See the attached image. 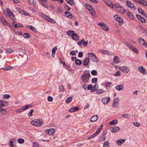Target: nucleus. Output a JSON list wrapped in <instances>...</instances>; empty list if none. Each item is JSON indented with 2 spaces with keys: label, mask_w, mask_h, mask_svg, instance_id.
Listing matches in <instances>:
<instances>
[{
  "label": "nucleus",
  "mask_w": 147,
  "mask_h": 147,
  "mask_svg": "<svg viewBox=\"0 0 147 147\" xmlns=\"http://www.w3.org/2000/svg\"><path fill=\"white\" fill-rule=\"evenodd\" d=\"M26 27L27 28L32 30L34 32H35L36 31V28L32 26L28 25Z\"/></svg>",
  "instance_id": "e433bc0d"
},
{
  "label": "nucleus",
  "mask_w": 147,
  "mask_h": 147,
  "mask_svg": "<svg viewBox=\"0 0 147 147\" xmlns=\"http://www.w3.org/2000/svg\"><path fill=\"white\" fill-rule=\"evenodd\" d=\"M136 16L138 20L144 23H145L146 22V21L145 19L141 16L140 15L136 14Z\"/></svg>",
  "instance_id": "4468645a"
},
{
  "label": "nucleus",
  "mask_w": 147,
  "mask_h": 147,
  "mask_svg": "<svg viewBox=\"0 0 147 147\" xmlns=\"http://www.w3.org/2000/svg\"><path fill=\"white\" fill-rule=\"evenodd\" d=\"M66 34L69 36H72H72L75 33L73 31L70 30L67 31Z\"/></svg>",
  "instance_id": "cd10ccee"
},
{
  "label": "nucleus",
  "mask_w": 147,
  "mask_h": 147,
  "mask_svg": "<svg viewBox=\"0 0 147 147\" xmlns=\"http://www.w3.org/2000/svg\"><path fill=\"white\" fill-rule=\"evenodd\" d=\"M114 18L116 20L119 22V23L120 24L123 23V19L119 15L117 14L115 15L114 16Z\"/></svg>",
  "instance_id": "9d476101"
},
{
  "label": "nucleus",
  "mask_w": 147,
  "mask_h": 147,
  "mask_svg": "<svg viewBox=\"0 0 147 147\" xmlns=\"http://www.w3.org/2000/svg\"><path fill=\"white\" fill-rule=\"evenodd\" d=\"M91 73L92 75L94 76H96L97 73V71L96 70H93L92 71Z\"/></svg>",
  "instance_id": "4d7b16f0"
},
{
  "label": "nucleus",
  "mask_w": 147,
  "mask_h": 147,
  "mask_svg": "<svg viewBox=\"0 0 147 147\" xmlns=\"http://www.w3.org/2000/svg\"><path fill=\"white\" fill-rule=\"evenodd\" d=\"M34 112L33 109H31L30 110L29 112L28 113V115L29 117H30L32 115V113Z\"/></svg>",
  "instance_id": "864d4df0"
},
{
  "label": "nucleus",
  "mask_w": 147,
  "mask_h": 147,
  "mask_svg": "<svg viewBox=\"0 0 147 147\" xmlns=\"http://www.w3.org/2000/svg\"><path fill=\"white\" fill-rule=\"evenodd\" d=\"M46 133L49 135H53L55 132V130L54 129L51 128L47 129L45 130Z\"/></svg>",
  "instance_id": "1a4fd4ad"
},
{
  "label": "nucleus",
  "mask_w": 147,
  "mask_h": 147,
  "mask_svg": "<svg viewBox=\"0 0 147 147\" xmlns=\"http://www.w3.org/2000/svg\"><path fill=\"white\" fill-rule=\"evenodd\" d=\"M123 85L122 84H120L117 85L115 87L116 89L118 91H120L121 90H123Z\"/></svg>",
  "instance_id": "4be33fe9"
},
{
  "label": "nucleus",
  "mask_w": 147,
  "mask_h": 147,
  "mask_svg": "<svg viewBox=\"0 0 147 147\" xmlns=\"http://www.w3.org/2000/svg\"><path fill=\"white\" fill-rule=\"evenodd\" d=\"M6 51L8 53H11L13 52V50L11 48H9L6 49Z\"/></svg>",
  "instance_id": "bf43d9fd"
},
{
  "label": "nucleus",
  "mask_w": 147,
  "mask_h": 147,
  "mask_svg": "<svg viewBox=\"0 0 147 147\" xmlns=\"http://www.w3.org/2000/svg\"><path fill=\"white\" fill-rule=\"evenodd\" d=\"M119 102V99L118 98H116L114 100L113 104V106L115 107H118L117 104Z\"/></svg>",
  "instance_id": "393cba45"
},
{
  "label": "nucleus",
  "mask_w": 147,
  "mask_h": 147,
  "mask_svg": "<svg viewBox=\"0 0 147 147\" xmlns=\"http://www.w3.org/2000/svg\"><path fill=\"white\" fill-rule=\"evenodd\" d=\"M6 11L8 15L12 20H14V14L9 8H6Z\"/></svg>",
  "instance_id": "6e6552de"
},
{
  "label": "nucleus",
  "mask_w": 147,
  "mask_h": 147,
  "mask_svg": "<svg viewBox=\"0 0 147 147\" xmlns=\"http://www.w3.org/2000/svg\"><path fill=\"white\" fill-rule=\"evenodd\" d=\"M117 123V121L116 119H114L109 123V124L114 125Z\"/></svg>",
  "instance_id": "f704fd0d"
},
{
  "label": "nucleus",
  "mask_w": 147,
  "mask_h": 147,
  "mask_svg": "<svg viewBox=\"0 0 147 147\" xmlns=\"http://www.w3.org/2000/svg\"><path fill=\"white\" fill-rule=\"evenodd\" d=\"M125 141L124 139H119L117 140L116 141V142L117 144L119 146L121 145L123 143H124Z\"/></svg>",
  "instance_id": "a211bd4d"
},
{
  "label": "nucleus",
  "mask_w": 147,
  "mask_h": 147,
  "mask_svg": "<svg viewBox=\"0 0 147 147\" xmlns=\"http://www.w3.org/2000/svg\"><path fill=\"white\" fill-rule=\"evenodd\" d=\"M88 56L89 59H91L92 61L95 62H97L98 61V59L94 53H89L88 54Z\"/></svg>",
  "instance_id": "20e7f679"
},
{
  "label": "nucleus",
  "mask_w": 147,
  "mask_h": 147,
  "mask_svg": "<svg viewBox=\"0 0 147 147\" xmlns=\"http://www.w3.org/2000/svg\"><path fill=\"white\" fill-rule=\"evenodd\" d=\"M99 131V130H97L95 133L92 135V137L94 138L97 136L100 133Z\"/></svg>",
  "instance_id": "de8ad7c7"
},
{
  "label": "nucleus",
  "mask_w": 147,
  "mask_h": 147,
  "mask_svg": "<svg viewBox=\"0 0 147 147\" xmlns=\"http://www.w3.org/2000/svg\"><path fill=\"white\" fill-rule=\"evenodd\" d=\"M32 105L31 104H29L26 105L25 106L23 107H22V109L23 110V111H24L28 109L29 108H32Z\"/></svg>",
  "instance_id": "b1692460"
},
{
  "label": "nucleus",
  "mask_w": 147,
  "mask_h": 147,
  "mask_svg": "<svg viewBox=\"0 0 147 147\" xmlns=\"http://www.w3.org/2000/svg\"><path fill=\"white\" fill-rule=\"evenodd\" d=\"M72 38L75 40H79V37L76 33H75L72 37Z\"/></svg>",
  "instance_id": "5701e85b"
},
{
  "label": "nucleus",
  "mask_w": 147,
  "mask_h": 147,
  "mask_svg": "<svg viewBox=\"0 0 147 147\" xmlns=\"http://www.w3.org/2000/svg\"><path fill=\"white\" fill-rule=\"evenodd\" d=\"M110 98L109 97H107L102 98V102L104 105H106L110 100Z\"/></svg>",
  "instance_id": "f8f14e48"
},
{
  "label": "nucleus",
  "mask_w": 147,
  "mask_h": 147,
  "mask_svg": "<svg viewBox=\"0 0 147 147\" xmlns=\"http://www.w3.org/2000/svg\"><path fill=\"white\" fill-rule=\"evenodd\" d=\"M136 2L139 3L141 4L146 6H147V1L146 0H134Z\"/></svg>",
  "instance_id": "ddd939ff"
},
{
  "label": "nucleus",
  "mask_w": 147,
  "mask_h": 147,
  "mask_svg": "<svg viewBox=\"0 0 147 147\" xmlns=\"http://www.w3.org/2000/svg\"><path fill=\"white\" fill-rule=\"evenodd\" d=\"M98 79L96 78H93L92 80V83H96L97 82Z\"/></svg>",
  "instance_id": "3c124183"
},
{
  "label": "nucleus",
  "mask_w": 147,
  "mask_h": 147,
  "mask_svg": "<svg viewBox=\"0 0 147 147\" xmlns=\"http://www.w3.org/2000/svg\"><path fill=\"white\" fill-rule=\"evenodd\" d=\"M103 147H109V144L108 141H106L104 142Z\"/></svg>",
  "instance_id": "4c0bfd02"
},
{
  "label": "nucleus",
  "mask_w": 147,
  "mask_h": 147,
  "mask_svg": "<svg viewBox=\"0 0 147 147\" xmlns=\"http://www.w3.org/2000/svg\"><path fill=\"white\" fill-rule=\"evenodd\" d=\"M139 40L140 42V44L141 45H144L145 44V40L144 39L141 38H139Z\"/></svg>",
  "instance_id": "7c9ffc66"
},
{
  "label": "nucleus",
  "mask_w": 147,
  "mask_h": 147,
  "mask_svg": "<svg viewBox=\"0 0 147 147\" xmlns=\"http://www.w3.org/2000/svg\"><path fill=\"white\" fill-rule=\"evenodd\" d=\"M59 91L60 92H63L64 91V88L63 85H61V86H59Z\"/></svg>",
  "instance_id": "5fc2aeb1"
},
{
  "label": "nucleus",
  "mask_w": 147,
  "mask_h": 147,
  "mask_svg": "<svg viewBox=\"0 0 147 147\" xmlns=\"http://www.w3.org/2000/svg\"><path fill=\"white\" fill-rule=\"evenodd\" d=\"M122 117L126 119L129 118L131 117V115L129 114H125L122 115Z\"/></svg>",
  "instance_id": "c756f323"
},
{
  "label": "nucleus",
  "mask_w": 147,
  "mask_h": 147,
  "mask_svg": "<svg viewBox=\"0 0 147 147\" xmlns=\"http://www.w3.org/2000/svg\"><path fill=\"white\" fill-rule=\"evenodd\" d=\"M19 12L22 14H24L26 16H28L29 14L26 11H24L21 9H19Z\"/></svg>",
  "instance_id": "bb28decb"
},
{
  "label": "nucleus",
  "mask_w": 147,
  "mask_h": 147,
  "mask_svg": "<svg viewBox=\"0 0 147 147\" xmlns=\"http://www.w3.org/2000/svg\"><path fill=\"white\" fill-rule=\"evenodd\" d=\"M90 62L89 58L86 57L83 61V65L85 66H87Z\"/></svg>",
  "instance_id": "f3484780"
},
{
  "label": "nucleus",
  "mask_w": 147,
  "mask_h": 147,
  "mask_svg": "<svg viewBox=\"0 0 147 147\" xmlns=\"http://www.w3.org/2000/svg\"><path fill=\"white\" fill-rule=\"evenodd\" d=\"M75 63L77 65H80L82 63V62L81 60L77 59L75 61Z\"/></svg>",
  "instance_id": "ea45409f"
},
{
  "label": "nucleus",
  "mask_w": 147,
  "mask_h": 147,
  "mask_svg": "<svg viewBox=\"0 0 147 147\" xmlns=\"http://www.w3.org/2000/svg\"><path fill=\"white\" fill-rule=\"evenodd\" d=\"M94 89H92V92H94L95 91L97 90L98 88V85L97 84H96L93 87Z\"/></svg>",
  "instance_id": "2f4dec72"
},
{
  "label": "nucleus",
  "mask_w": 147,
  "mask_h": 147,
  "mask_svg": "<svg viewBox=\"0 0 147 147\" xmlns=\"http://www.w3.org/2000/svg\"><path fill=\"white\" fill-rule=\"evenodd\" d=\"M70 54L71 55H76V51H72L70 52Z\"/></svg>",
  "instance_id": "0e129e2a"
},
{
  "label": "nucleus",
  "mask_w": 147,
  "mask_h": 147,
  "mask_svg": "<svg viewBox=\"0 0 147 147\" xmlns=\"http://www.w3.org/2000/svg\"><path fill=\"white\" fill-rule=\"evenodd\" d=\"M78 107H75L74 108H71L69 109V111L70 112H74L78 109Z\"/></svg>",
  "instance_id": "473e14b6"
},
{
  "label": "nucleus",
  "mask_w": 147,
  "mask_h": 147,
  "mask_svg": "<svg viewBox=\"0 0 147 147\" xmlns=\"http://www.w3.org/2000/svg\"><path fill=\"white\" fill-rule=\"evenodd\" d=\"M127 12V14L128 17L131 20H133L134 19V17L133 15L129 11L126 12Z\"/></svg>",
  "instance_id": "412c9836"
},
{
  "label": "nucleus",
  "mask_w": 147,
  "mask_h": 147,
  "mask_svg": "<svg viewBox=\"0 0 147 147\" xmlns=\"http://www.w3.org/2000/svg\"><path fill=\"white\" fill-rule=\"evenodd\" d=\"M119 69L122 72L128 73L129 71V69L125 66H123L120 67Z\"/></svg>",
  "instance_id": "9b49d317"
},
{
  "label": "nucleus",
  "mask_w": 147,
  "mask_h": 147,
  "mask_svg": "<svg viewBox=\"0 0 147 147\" xmlns=\"http://www.w3.org/2000/svg\"><path fill=\"white\" fill-rule=\"evenodd\" d=\"M62 11V9L60 7H58V9L57 10V12L58 13H60Z\"/></svg>",
  "instance_id": "052dcab7"
},
{
  "label": "nucleus",
  "mask_w": 147,
  "mask_h": 147,
  "mask_svg": "<svg viewBox=\"0 0 147 147\" xmlns=\"http://www.w3.org/2000/svg\"><path fill=\"white\" fill-rule=\"evenodd\" d=\"M72 100V97H70L67 98L66 100V102L67 103H69L71 102Z\"/></svg>",
  "instance_id": "a19ab883"
},
{
  "label": "nucleus",
  "mask_w": 147,
  "mask_h": 147,
  "mask_svg": "<svg viewBox=\"0 0 147 147\" xmlns=\"http://www.w3.org/2000/svg\"><path fill=\"white\" fill-rule=\"evenodd\" d=\"M33 147H39L38 144L36 142H35L33 143Z\"/></svg>",
  "instance_id": "774afa93"
},
{
  "label": "nucleus",
  "mask_w": 147,
  "mask_h": 147,
  "mask_svg": "<svg viewBox=\"0 0 147 147\" xmlns=\"http://www.w3.org/2000/svg\"><path fill=\"white\" fill-rule=\"evenodd\" d=\"M82 44H83L84 47L86 46L88 44V42L87 41H84V39H82Z\"/></svg>",
  "instance_id": "58836bf2"
},
{
  "label": "nucleus",
  "mask_w": 147,
  "mask_h": 147,
  "mask_svg": "<svg viewBox=\"0 0 147 147\" xmlns=\"http://www.w3.org/2000/svg\"><path fill=\"white\" fill-rule=\"evenodd\" d=\"M98 118V115H95L93 116L90 119V120L92 122H94L96 121Z\"/></svg>",
  "instance_id": "a878e982"
},
{
  "label": "nucleus",
  "mask_w": 147,
  "mask_h": 147,
  "mask_svg": "<svg viewBox=\"0 0 147 147\" xmlns=\"http://www.w3.org/2000/svg\"><path fill=\"white\" fill-rule=\"evenodd\" d=\"M138 70L142 73L144 74V71L145 70L142 67H139L138 68Z\"/></svg>",
  "instance_id": "c85d7f7f"
},
{
  "label": "nucleus",
  "mask_w": 147,
  "mask_h": 147,
  "mask_svg": "<svg viewBox=\"0 0 147 147\" xmlns=\"http://www.w3.org/2000/svg\"><path fill=\"white\" fill-rule=\"evenodd\" d=\"M93 88L92 85V84L88 85L87 87V89L88 90H92Z\"/></svg>",
  "instance_id": "680f3d73"
},
{
  "label": "nucleus",
  "mask_w": 147,
  "mask_h": 147,
  "mask_svg": "<svg viewBox=\"0 0 147 147\" xmlns=\"http://www.w3.org/2000/svg\"><path fill=\"white\" fill-rule=\"evenodd\" d=\"M47 99L49 101L51 102L53 100V98L52 96H49L48 97Z\"/></svg>",
  "instance_id": "69168bd1"
},
{
  "label": "nucleus",
  "mask_w": 147,
  "mask_h": 147,
  "mask_svg": "<svg viewBox=\"0 0 147 147\" xmlns=\"http://www.w3.org/2000/svg\"><path fill=\"white\" fill-rule=\"evenodd\" d=\"M142 30L143 33L144 35L147 36V30L145 28H142Z\"/></svg>",
  "instance_id": "6e6d98bb"
},
{
  "label": "nucleus",
  "mask_w": 147,
  "mask_h": 147,
  "mask_svg": "<svg viewBox=\"0 0 147 147\" xmlns=\"http://www.w3.org/2000/svg\"><path fill=\"white\" fill-rule=\"evenodd\" d=\"M23 37L24 38H28L30 37L29 34L28 33H24L23 34Z\"/></svg>",
  "instance_id": "a18cd8bd"
},
{
  "label": "nucleus",
  "mask_w": 147,
  "mask_h": 147,
  "mask_svg": "<svg viewBox=\"0 0 147 147\" xmlns=\"http://www.w3.org/2000/svg\"><path fill=\"white\" fill-rule=\"evenodd\" d=\"M126 3L128 7L131 8L133 10H136V6L133 3H131L130 1H126Z\"/></svg>",
  "instance_id": "0eeeda50"
},
{
  "label": "nucleus",
  "mask_w": 147,
  "mask_h": 147,
  "mask_svg": "<svg viewBox=\"0 0 147 147\" xmlns=\"http://www.w3.org/2000/svg\"><path fill=\"white\" fill-rule=\"evenodd\" d=\"M42 16L43 18H44L45 20H48L49 22L52 23H55V22L52 19H51L48 16H45V15H43Z\"/></svg>",
  "instance_id": "dca6fc26"
},
{
  "label": "nucleus",
  "mask_w": 147,
  "mask_h": 147,
  "mask_svg": "<svg viewBox=\"0 0 147 147\" xmlns=\"http://www.w3.org/2000/svg\"><path fill=\"white\" fill-rule=\"evenodd\" d=\"M14 140L15 141H16V140L14 139H12L10 142H9V144H10V146L11 147H14L15 146V145L13 144V141H12V140Z\"/></svg>",
  "instance_id": "79ce46f5"
},
{
  "label": "nucleus",
  "mask_w": 147,
  "mask_h": 147,
  "mask_svg": "<svg viewBox=\"0 0 147 147\" xmlns=\"http://www.w3.org/2000/svg\"><path fill=\"white\" fill-rule=\"evenodd\" d=\"M120 11L122 13H123L125 12V9L122 6H121L119 9Z\"/></svg>",
  "instance_id": "c03bdc74"
},
{
  "label": "nucleus",
  "mask_w": 147,
  "mask_h": 147,
  "mask_svg": "<svg viewBox=\"0 0 147 147\" xmlns=\"http://www.w3.org/2000/svg\"><path fill=\"white\" fill-rule=\"evenodd\" d=\"M41 3L42 5L46 8H48V6L46 3L47 0H39Z\"/></svg>",
  "instance_id": "6ab92c4d"
},
{
  "label": "nucleus",
  "mask_w": 147,
  "mask_h": 147,
  "mask_svg": "<svg viewBox=\"0 0 147 147\" xmlns=\"http://www.w3.org/2000/svg\"><path fill=\"white\" fill-rule=\"evenodd\" d=\"M103 92L104 90L103 89H99L97 91L96 93L97 94H99L102 93Z\"/></svg>",
  "instance_id": "603ef678"
},
{
  "label": "nucleus",
  "mask_w": 147,
  "mask_h": 147,
  "mask_svg": "<svg viewBox=\"0 0 147 147\" xmlns=\"http://www.w3.org/2000/svg\"><path fill=\"white\" fill-rule=\"evenodd\" d=\"M138 12L141 14V13H143V12L144 11L143 10L141 7H139L138 8Z\"/></svg>",
  "instance_id": "13d9d810"
},
{
  "label": "nucleus",
  "mask_w": 147,
  "mask_h": 147,
  "mask_svg": "<svg viewBox=\"0 0 147 147\" xmlns=\"http://www.w3.org/2000/svg\"><path fill=\"white\" fill-rule=\"evenodd\" d=\"M31 123L35 126L39 127H40L43 125V122L41 119H36L33 120L31 122Z\"/></svg>",
  "instance_id": "f257e3e1"
},
{
  "label": "nucleus",
  "mask_w": 147,
  "mask_h": 147,
  "mask_svg": "<svg viewBox=\"0 0 147 147\" xmlns=\"http://www.w3.org/2000/svg\"><path fill=\"white\" fill-rule=\"evenodd\" d=\"M85 6L92 16L94 18H96V15L94 8L90 5L88 3L86 4Z\"/></svg>",
  "instance_id": "7ed1b4c3"
},
{
  "label": "nucleus",
  "mask_w": 147,
  "mask_h": 147,
  "mask_svg": "<svg viewBox=\"0 0 147 147\" xmlns=\"http://www.w3.org/2000/svg\"><path fill=\"white\" fill-rule=\"evenodd\" d=\"M19 52L21 53L22 54H24L25 53V49H23L22 48H20L19 49Z\"/></svg>",
  "instance_id": "49530a36"
},
{
  "label": "nucleus",
  "mask_w": 147,
  "mask_h": 147,
  "mask_svg": "<svg viewBox=\"0 0 147 147\" xmlns=\"http://www.w3.org/2000/svg\"><path fill=\"white\" fill-rule=\"evenodd\" d=\"M23 26L21 24H16L14 26V27L16 28H18L19 27H22Z\"/></svg>",
  "instance_id": "37998d69"
},
{
  "label": "nucleus",
  "mask_w": 147,
  "mask_h": 147,
  "mask_svg": "<svg viewBox=\"0 0 147 147\" xmlns=\"http://www.w3.org/2000/svg\"><path fill=\"white\" fill-rule=\"evenodd\" d=\"M1 20L2 22L4 24L6 25L7 22L5 20L3 17H2L1 18Z\"/></svg>",
  "instance_id": "09e8293b"
},
{
  "label": "nucleus",
  "mask_w": 147,
  "mask_h": 147,
  "mask_svg": "<svg viewBox=\"0 0 147 147\" xmlns=\"http://www.w3.org/2000/svg\"><path fill=\"white\" fill-rule=\"evenodd\" d=\"M98 25L100 26L105 31H108L109 29L107 25L103 22H100L99 23Z\"/></svg>",
  "instance_id": "423d86ee"
},
{
  "label": "nucleus",
  "mask_w": 147,
  "mask_h": 147,
  "mask_svg": "<svg viewBox=\"0 0 147 147\" xmlns=\"http://www.w3.org/2000/svg\"><path fill=\"white\" fill-rule=\"evenodd\" d=\"M125 44L131 50L136 53H139L138 50L136 49L134 46H133L131 44L127 42H125Z\"/></svg>",
  "instance_id": "39448f33"
},
{
  "label": "nucleus",
  "mask_w": 147,
  "mask_h": 147,
  "mask_svg": "<svg viewBox=\"0 0 147 147\" xmlns=\"http://www.w3.org/2000/svg\"><path fill=\"white\" fill-rule=\"evenodd\" d=\"M3 98L5 99H7L10 97V95L8 94H5L3 95Z\"/></svg>",
  "instance_id": "338daca9"
},
{
  "label": "nucleus",
  "mask_w": 147,
  "mask_h": 147,
  "mask_svg": "<svg viewBox=\"0 0 147 147\" xmlns=\"http://www.w3.org/2000/svg\"><path fill=\"white\" fill-rule=\"evenodd\" d=\"M7 111L6 110L4 109H3L0 111V113L2 115H5L6 114Z\"/></svg>",
  "instance_id": "72a5a7b5"
},
{
  "label": "nucleus",
  "mask_w": 147,
  "mask_h": 147,
  "mask_svg": "<svg viewBox=\"0 0 147 147\" xmlns=\"http://www.w3.org/2000/svg\"><path fill=\"white\" fill-rule=\"evenodd\" d=\"M18 143L22 144L24 142V140L22 138H20L18 140Z\"/></svg>",
  "instance_id": "8fccbe9b"
},
{
  "label": "nucleus",
  "mask_w": 147,
  "mask_h": 147,
  "mask_svg": "<svg viewBox=\"0 0 147 147\" xmlns=\"http://www.w3.org/2000/svg\"><path fill=\"white\" fill-rule=\"evenodd\" d=\"M91 75L90 73H87L83 74L81 76V78L82 82L84 83L87 82L89 80Z\"/></svg>",
  "instance_id": "f03ea898"
},
{
  "label": "nucleus",
  "mask_w": 147,
  "mask_h": 147,
  "mask_svg": "<svg viewBox=\"0 0 147 147\" xmlns=\"http://www.w3.org/2000/svg\"><path fill=\"white\" fill-rule=\"evenodd\" d=\"M120 129L119 127L117 126L113 127L110 128V130L112 132H115L116 131H118Z\"/></svg>",
  "instance_id": "2eb2a0df"
},
{
  "label": "nucleus",
  "mask_w": 147,
  "mask_h": 147,
  "mask_svg": "<svg viewBox=\"0 0 147 147\" xmlns=\"http://www.w3.org/2000/svg\"><path fill=\"white\" fill-rule=\"evenodd\" d=\"M12 67H5L4 68H3V70L7 71L10 70L12 68Z\"/></svg>",
  "instance_id": "e2e57ef3"
},
{
  "label": "nucleus",
  "mask_w": 147,
  "mask_h": 147,
  "mask_svg": "<svg viewBox=\"0 0 147 147\" xmlns=\"http://www.w3.org/2000/svg\"><path fill=\"white\" fill-rule=\"evenodd\" d=\"M113 61L116 63H118L120 62V61L119 60V58L117 56H115L114 57L113 59Z\"/></svg>",
  "instance_id": "aec40b11"
},
{
  "label": "nucleus",
  "mask_w": 147,
  "mask_h": 147,
  "mask_svg": "<svg viewBox=\"0 0 147 147\" xmlns=\"http://www.w3.org/2000/svg\"><path fill=\"white\" fill-rule=\"evenodd\" d=\"M57 49V47H55L52 50V56L54 57H55V53L56 50Z\"/></svg>",
  "instance_id": "c9c22d12"
}]
</instances>
